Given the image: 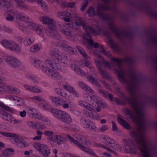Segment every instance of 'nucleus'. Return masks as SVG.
Returning <instances> with one entry per match:
<instances>
[{"mask_svg":"<svg viewBox=\"0 0 157 157\" xmlns=\"http://www.w3.org/2000/svg\"><path fill=\"white\" fill-rule=\"evenodd\" d=\"M111 63L105 60L103 61L104 65L109 68L116 71L118 78L123 84H125L127 90L131 97H124L135 112L136 117L131 110L124 109V113L134 122L137 124L139 128L130 132V135L135 142V146L139 150L144 157H151L154 153L155 147L152 143L147 139L144 135L146 124L143 104L138 99L136 93L138 80L134 71H130L129 74L123 68L122 63L125 62L132 63L133 59L131 57H126L123 59L111 57Z\"/></svg>","mask_w":157,"mask_h":157,"instance_id":"nucleus-1","label":"nucleus"},{"mask_svg":"<svg viewBox=\"0 0 157 157\" xmlns=\"http://www.w3.org/2000/svg\"><path fill=\"white\" fill-rule=\"evenodd\" d=\"M106 10H111L115 13L118 12V9L115 6L112 8L110 6H107L101 3H98L97 8V15L103 19L110 21L108 23L109 29L120 40H122L125 38L129 39L132 36L131 33L123 32L117 28L116 25L112 21V17L103 12V11Z\"/></svg>","mask_w":157,"mask_h":157,"instance_id":"nucleus-2","label":"nucleus"},{"mask_svg":"<svg viewBox=\"0 0 157 157\" xmlns=\"http://www.w3.org/2000/svg\"><path fill=\"white\" fill-rule=\"evenodd\" d=\"M52 113L56 118L66 124H70L72 121V118L70 115L65 112L55 109H52Z\"/></svg>","mask_w":157,"mask_h":157,"instance_id":"nucleus-3","label":"nucleus"},{"mask_svg":"<svg viewBox=\"0 0 157 157\" xmlns=\"http://www.w3.org/2000/svg\"><path fill=\"white\" fill-rule=\"evenodd\" d=\"M67 136L69 140L77 145L78 147L79 144L82 145L81 143L88 146L90 145L89 140L85 136L78 135L74 136V138L69 135H67Z\"/></svg>","mask_w":157,"mask_h":157,"instance_id":"nucleus-4","label":"nucleus"},{"mask_svg":"<svg viewBox=\"0 0 157 157\" xmlns=\"http://www.w3.org/2000/svg\"><path fill=\"white\" fill-rule=\"evenodd\" d=\"M1 44L6 48L16 52H19L21 51V47L15 42L11 40L4 39L0 42Z\"/></svg>","mask_w":157,"mask_h":157,"instance_id":"nucleus-5","label":"nucleus"},{"mask_svg":"<svg viewBox=\"0 0 157 157\" xmlns=\"http://www.w3.org/2000/svg\"><path fill=\"white\" fill-rule=\"evenodd\" d=\"M49 55L57 64L60 63L62 65L65 66L67 65L66 59L56 50H50L49 51Z\"/></svg>","mask_w":157,"mask_h":157,"instance_id":"nucleus-6","label":"nucleus"},{"mask_svg":"<svg viewBox=\"0 0 157 157\" xmlns=\"http://www.w3.org/2000/svg\"><path fill=\"white\" fill-rule=\"evenodd\" d=\"M33 146L45 157H48L50 153V150L46 145L35 143L33 144Z\"/></svg>","mask_w":157,"mask_h":157,"instance_id":"nucleus-7","label":"nucleus"},{"mask_svg":"<svg viewBox=\"0 0 157 157\" xmlns=\"http://www.w3.org/2000/svg\"><path fill=\"white\" fill-rule=\"evenodd\" d=\"M0 9L7 10L13 15H16L17 12L13 9L9 0H0Z\"/></svg>","mask_w":157,"mask_h":157,"instance_id":"nucleus-8","label":"nucleus"},{"mask_svg":"<svg viewBox=\"0 0 157 157\" xmlns=\"http://www.w3.org/2000/svg\"><path fill=\"white\" fill-rule=\"evenodd\" d=\"M5 60L9 65L13 68H16L21 64L20 62L18 59L11 56H6Z\"/></svg>","mask_w":157,"mask_h":157,"instance_id":"nucleus-9","label":"nucleus"},{"mask_svg":"<svg viewBox=\"0 0 157 157\" xmlns=\"http://www.w3.org/2000/svg\"><path fill=\"white\" fill-rule=\"evenodd\" d=\"M5 60L9 65L13 68H16L21 64L20 62L18 59L11 56H6Z\"/></svg>","mask_w":157,"mask_h":157,"instance_id":"nucleus-10","label":"nucleus"},{"mask_svg":"<svg viewBox=\"0 0 157 157\" xmlns=\"http://www.w3.org/2000/svg\"><path fill=\"white\" fill-rule=\"evenodd\" d=\"M5 60L9 65L13 68H16L21 64L20 62L18 59L11 56H6Z\"/></svg>","mask_w":157,"mask_h":157,"instance_id":"nucleus-11","label":"nucleus"},{"mask_svg":"<svg viewBox=\"0 0 157 157\" xmlns=\"http://www.w3.org/2000/svg\"><path fill=\"white\" fill-rule=\"evenodd\" d=\"M42 67L41 68L42 71L47 74L56 68V66H55L54 65H53L52 60L48 59H47L44 62L43 64L42 65Z\"/></svg>","mask_w":157,"mask_h":157,"instance_id":"nucleus-12","label":"nucleus"},{"mask_svg":"<svg viewBox=\"0 0 157 157\" xmlns=\"http://www.w3.org/2000/svg\"><path fill=\"white\" fill-rule=\"evenodd\" d=\"M39 19L43 24L48 25L50 29L55 28V25L53 19L48 17L43 16L40 17Z\"/></svg>","mask_w":157,"mask_h":157,"instance_id":"nucleus-13","label":"nucleus"},{"mask_svg":"<svg viewBox=\"0 0 157 157\" xmlns=\"http://www.w3.org/2000/svg\"><path fill=\"white\" fill-rule=\"evenodd\" d=\"M155 45V46L157 52V45ZM152 59L154 63V65L155 68L157 71V54L152 56ZM147 100L148 103L157 106V100H155L150 97H147Z\"/></svg>","mask_w":157,"mask_h":157,"instance_id":"nucleus-14","label":"nucleus"},{"mask_svg":"<svg viewBox=\"0 0 157 157\" xmlns=\"http://www.w3.org/2000/svg\"><path fill=\"white\" fill-rule=\"evenodd\" d=\"M139 8L144 10L150 16L157 18V13L155 12L153 8L148 4H144L140 6Z\"/></svg>","mask_w":157,"mask_h":157,"instance_id":"nucleus-15","label":"nucleus"},{"mask_svg":"<svg viewBox=\"0 0 157 157\" xmlns=\"http://www.w3.org/2000/svg\"><path fill=\"white\" fill-rule=\"evenodd\" d=\"M0 134L5 137L13 138L14 142L17 144L20 143L22 138L19 137L18 135L17 134L10 132L0 131Z\"/></svg>","mask_w":157,"mask_h":157,"instance_id":"nucleus-16","label":"nucleus"},{"mask_svg":"<svg viewBox=\"0 0 157 157\" xmlns=\"http://www.w3.org/2000/svg\"><path fill=\"white\" fill-rule=\"evenodd\" d=\"M74 17L76 18L75 24L77 26L82 25L86 31L87 30V28L88 26V25L84 19L83 18L79 16L77 13L75 14Z\"/></svg>","mask_w":157,"mask_h":157,"instance_id":"nucleus-17","label":"nucleus"},{"mask_svg":"<svg viewBox=\"0 0 157 157\" xmlns=\"http://www.w3.org/2000/svg\"><path fill=\"white\" fill-rule=\"evenodd\" d=\"M87 29L86 31V35L90 37V33H91L94 35H98L101 32L100 28L97 25H94L92 27H90L88 25Z\"/></svg>","mask_w":157,"mask_h":157,"instance_id":"nucleus-18","label":"nucleus"},{"mask_svg":"<svg viewBox=\"0 0 157 157\" xmlns=\"http://www.w3.org/2000/svg\"><path fill=\"white\" fill-rule=\"evenodd\" d=\"M103 33L105 35H106L108 39L107 43L109 44L111 48L115 50H117L118 49L117 46L113 41L111 37L110 36V33L109 32L104 31Z\"/></svg>","mask_w":157,"mask_h":157,"instance_id":"nucleus-19","label":"nucleus"},{"mask_svg":"<svg viewBox=\"0 0 157 157\" xmlns=\"http://www.w3.org/2000/svg\"><path fill=\"white\" fill-rule=\"evenodd\" d=\"M130 142V140L125 142L124 151L127 153H130L132 154H136L137 153V150L131 146Z\"/></svg>","mask_w":157,"mask_h":157,"instance_id":"nucleus-20","label":"nucleus"},{"mask_svg":"<svg viewBox=\"0 0 157 157\" xmlns=\"http://www.w3.org/2000/svg\"><path fill=\"white\" fill-rule=\"evenodd\" d=\"M98 70L99 72L100 73L102 77L106 79L109 80L110 77V75L106 71L102 68V65L101 63H98L96 64Z\"/></svg>","mask_w":157,"mask_h":157,"instance_id":"nucleus-21","label":"nucleus"},{"mask_svg":"<svg viewBox=\"0 0 157 157\" xmlns=\"http://www.w3.org/2000/svg\"><path fill=\"white\" fill-rule=\"evenodd\" d=\"M56 27L54 29H48L46 32L47 35L50 37H53L56 39H59L61 37L60 35L58 34L55 30Z\"/></svg>","mask_w":157,"mask_h":157,"instance_id":"nucleus-22","label":"nucleus"},{"mask_svg":"<svg viewBox=\"0 0 157 157\" xmlns=\"http://www.w3.org/2000/svg\"><path fill=\"white\" fill-rule=\"evenodd\" d=\"M57 68L51 72H49L47 74L53 80H60L62 78L61 75L56 71Z\"/></svg>","mask_w":157,"mask_h":157,"instance_id":"nucleus-23","label":"nucleus"},{"mask_svg":"<svg viewBox=\"0 0 157 157\" xmlns=\"http://www.w3.org/2000/svg\"><path fill=\"white\" fill-rule=\"evenodd\" d=\"M99 88L98 90V92L101 96L105 98H109L112 101L113 100V96L112 94H109L108 92L102 89L101 87Z\"/></svg>","mask_w":157,"mask_h":157,"instance_id":"nucleus-24","label":"nucleus"},{"mask_svg":"<svg viewBox=\"0 0 157 157\" xmlns=\"http://www.w3.org/2000/svg\"><path fill=\"white\" fill-rule=\"evenodd\" d=\"M6 111L13 112L14 110L0 101V114L1 115L6 112Z\"/></svg>","mask_w":157,"mask_h":157,"instance_id":"nucleus-25","label":"nucleus"},{"mask_svg":"<svg viewBox=\"0 0 157 157\" xmlns=\"http://www.w3.org/2000/svg\"><path fill=\"white\" fill-rule=\"evenodd\" d=\"M103 143L109 147H111L115 143V140L107 136H104L103 138Z\"/></svg>","mask_w":157,"mask_h":157,"instance_id":"nucleus-26","label":"nucleus"},{"mask_svg":"<svg viewBox=\"0 0 157 157\" xmlns=\"http://www.w3.org/2000/svg\"><path fill=\"white\" fill-rule=\"evenodd\" d=\"M78 104L81 106L85 107L90 111L94 110V108L93 107V105L85 101L80 100L78 101Z\"/></svg>","mask_w":157,"mask_h":157,"instance_id":"nucleus-27","label":"nucleus"},{"mask_svg":"<svg viewBox=\"0 0 157 157\" xmlns=\"http://www.w3.org/2000/svg\"><path fill=\"white\" fill-rule=\"evenodd\" d=\"M29 28L36 31L37 33L39 35L41 34L42 33L43 28L41 25H38L35 23H32L30 26Z\"/></svg>","mask_w":157,"mask_h":157,"instance_id":"nucleus-28","label":"nucleus"},{"mask_svg":"<svg viewBox=\"0 0 157 157\" xmlns=\"http://www.w3.org/2000/svg\"><path fill=\"white\" fill-rule=\"evenodd\" d=\"M29 28L36 31L37 33L39 35L41 34L42 33L43 28L41 25H38L35 23H32L30 26Z\"/></svg>","mask_w":157,"mask_h":157,"instance_id":"nucleus-29","label":"nucleus"},{"mask_svg":"<svg viewBox=\"0 0 157 157\" xmlns=\"http://www.w3.org/2000/svg\"><path fill=\"white\" fill-rule=\"evenodd\" d=\"M63 88L71 93L73 94L76 97H79V93L73 87L68 85H63Z\"/></svg>","mask_w":157,"mask_h":157,"instance_id":"nucleus-30","label":"nucleus"},{"mask_svg":"<svg viewBox=\"0 0 157 157\" xmlns=\"http://www.w3.org/2000/svg\"><path fill=\"white\" fill-rule=\"evenodd\" d=\"M71 28L65 25H62L60 28V31L62 34L69 36H71V32L70 31Z\"/></svg>","mask_w":157,"mask_h":157,"instance_id":"nucleus-31","label":"nucleus"},{"mask_svg":"<svg viewBox=\"0 0 157 157\" xmlns=\"http://www.w3.org/2000/svg\"><path fill=\"white\" fill-rule=\"evenodd\" d=\"M49 98L56 105H62L64 101L63 99H60L56 97L50 96Z\"/></svg>","mask_w":157,"mask_h":157,"instance_id":"nucleus-32","label":"nucleus"},{"mask_svg":"<svg viewBox=\"0 0 157 157\" xmlns=\"http://www.w3.org/2000/svg\"><path fill=\"white\" fill-rule=\"evenodd\" d=\"M117 119L119 123L123 126L124 128L128 130H129L130 129V126L128 123L122 118L118 117Z\"/></svg>","mask_w":157,"mask_h":157,"instance_id":"nucleus-33","label":"nucleus"},{"mask_svg":"<svg viewBox=\"0 0 157 157\" xmlns=\"http://www.w3.org/2000/svg\"><path fill=\"white\" fill-rule=\"evenodd\" d=\"M25 88L31 92L35 93H40L42 92L41 90L39 88H36L35 86H32L25 85L24 86Z\"/></svg>","mask_w":157,"mask_h":157,"instance_id":"nucleus-34","label":"nucleus"},{"mask_svg":"<svg viewBox=\"0 0 157 157\" xmlns=\"http://www.w3.org/2000/svg\"><path fill=\"white\" fill-rule=\"evenodd\" d=\"M87 78L90 82L97 87L99 88L101 87L98 81L91 75L87 77Z\"/></svg>","mask_w":157,"mask_h":157,"instance_id":"nucleus-35","label":"nucleus"},{"mask_svg":"<svg viewBox=\"0 0 157 157\" xmlns=\"http://www.w3.org/2000/svg\"><path fill=\"white\" fill-rule=\"evenodd\" d=\"M80 122L82 126L86 128L89 127V125L90 124V121L86 117L81 119L80 120Z\"/></svg>","mask_w":157,"mask_h":157,"instance_id":"nucleus-36","label":"nucleus"},{"mask_svg":"<svg viewBox=\"0 0 157 157\" xmlns=\"http://www.w3.org/2000/svg\"><path fill=\"white\" fill-rule=\"evenodd\" d=\"M2 118L4 120L9 122H12L13 121V117L10 114L6 112H5L1 114Z\"/></svg>","mask_w":157,"mask_h":157,"instance_id":"nucleus-37","label":"nucleus"},{"mask_svg":"<svg viewBox=\"0 0 157 157\" xmlns=\"http://www.w3.org/2000/svg\"><path fill=\"white\" fill-rule=\"evenodd\" d=\"M78 148L81 149L82 150L86 152L91 155L95 156V153L91 150L89 148H86L82 145H78Z\"/></svg>","mask_w":157,"mask_h":157,"instance_id":"nucleus-38","label":"nucleus"},{"mask_svg":"<svg viewBox=\"0 0 157 157\" xmlns=\"http://www.w3.org/2000/svg\"><path fill=\"white\" fill-rule=\"evenodd\" d=\"M28 126L30 127L36 129H38V125L40 124L38 122H34L33 121H28L27 122Z\"/></svg>","mask_w":157,"mask_h":157,"instance_id":"nucleus-39","label":"nucleus"},{"mask_svg":"<svg viewBox=\"0 0 157 157\" xmlns=\"http://www.w3.org/2000/svg\"><path fill=\"white\" fill-rule=\"evenodd\" d=\"M61 46L70 53L73 54L75 52V49L71 47L65 43H63Z\"/></svg>","mask_w":157,"mask_h":157,"instance_id":"nucleus-40","label":"nucleus"},{"mask_svg":"<svg viewBox=\"0 0 157 157\" xmlns=\"http://www.w3.org/2000/svg\"><path fill=\"white\" fill-rule=\"evenodd\" d=\"M31 62L33 63L35 66L37 68L39 67H42V65L43 64L38 59L35 58H33L31 59Z\"/></svg>","mask_w":157,"mask_h":157,"instance_id":"nucleus-41","label":"nucleus"},{"mask_svg":"<svg viewBox=\"0 0 157 157\" xmlns=\"http://www.w3.org/2000/svg\"><path fill=\"white\" fill-rule=\"evenodd\" d=\"M35 40L33 36H30L26 38L24 40V44L25 46H28L33 43Z\"/></svg>","mask_w":157,"mask_h":157,"instance_id":"nucleus-42","label":"nucleus"},{"mask_svg":"<svg viewBox=\"0 0 157 157\" xmlns=\"http://www.w3.org/2000/svg\"><path fill=\"white\" fill-rule=\"evenodd\" d=\"M56 138L57 139L58 143L59 144H63L67 141L66 137L61 135H56Z\"/></svg>","mask_w":157,"mask_h":157,"instance_id":"nucleus-43","label":"nucleus"},{"mask_svg":"<svg viewBox=\"0 0 157 157\" xmlns=\"http://www.w3.org/2000/svg\"><path fill=\"white\" fill-rule=\"evenodd\" d=\"M41 48L40 44H36L33 45L30 48V51L32 52H35L40 51Z\"/></svg>","mask_w":157,"mask_h":157,"instance_id":"nucleus-44","label":"nucleus"},{"mask_svg":"<svg viewBox=\"0 0 157 157\" xmlns=\"http://www.w3.org/2000/svg\"><path fill=\"white\" fill-rule=\"evenodd\" d=\"M87 13L89 17H93L96 15L95 9L92 6H90L88 9Z\"/></svg>","mask_w":157,"mask_h":157,"instance_id":"nucleus-45","label":"nucleus"},{"mask_svg":"<svg viewBox=\"0 0 157 157\" xmlns=\"http://www.w3.org/2000/svg\"><path fill=\"white\" fill-rule=\"evenodd\" d=\"M76 48L84 58L86 59L88 58V56L82 48L79 46H77Z\"/></svg>","mask_w":157,"mask_h":157,"instance_id":"nucleus-46","label":"nucleus"},{"mask_svg":"<svg viewBox=\"0 0 157 157\" xmlns=\"http://www.w3.org/2000/svg\"><path fill=\"white\" fill-rule=\"evenodd\" d=\"M111 147L115 150L119 151H121L122 150V146L117 143L115 140L114 144H113Z\"/></svg>","mask_w":157,"mask_h":157,"instance_id":"nucleus-47","label":"nucleus"},{"mask_svg":"<svg viewBox=\"0 0 157 157\" xmlns=\"http://www.w3.org/2000/svg\"><path fill=\"white\" fill-rule=\"evenodd\" d=\"M56 92L59 95H60L64 97H66L67 96V94L64 92L62 90L56 88L55 90Z\"/></svg>","mask_w":157,"mask_h":157,"instance_id":"nucleus-48","label":"nucleus"},{"mask_svg":"<svg viewBox=\"0 0 157 157\" xmlns=\"http://www.w3.org/2000/svg\"><path fill=\"white\" fill-rule=\"evenodd\" d=\"M91 112L89 113V116L90 117L94 119L98 120L99 119V117L97 113L95 111L93 112Z\"/></svg>","mask_w":157,"mask_h":157,"instance_id":"nucleus-49","label":"nucleus"},{"mask_svg":"<svg viewBox=\"0 0 157 157\" xmlns=\"http://www.w3.org/2000/svg\"><path fill=\"white\" fill-rule=\"evenodd\" d=\"M33 118L42 121H45V119L43 118L41 114L38 113L37 112L34 115H33Z\"/></svg>","mask_w":157,"mask_h":157,"instance_id":"nucleus-50","label":"nucleus"},{"mask_svg":"<svg viewBox=\"0 0 157 157\" xmlns=\"http://www.w3.org/2000/svg\"><path fill=\"white\" fill-rule=\"evenodd\" d=\"M37 3L39 5H40L42 8L44 9H48V6L45 4V2L43 0H36Z\"/></svg>","mask_w":157,"mask_h":157,"instance_id":"nucleus-51","label":"nucleus"},{"mask_svg":"<svg viewBox=\"0 0 157 157\" xmlns=\"http://www.w3.org/2000/svg\"><path fill=\"white\" fill-rule=\"evenodd\" d=\"M74 71L75 72L82 76H84L85 75V72L79 68L75 67L74 69Z\"/></svg>","mask_w":157,"mask_h":157,"instance_id":"nucleus-52","label":"nucleus"},{"mask_svg":"<svg viewBox=\"0 0 157 157\" xmlns=\"http://www.w3.org/2000/svg\"><path fill=\"white\" fill-rule=\"evenodd\" d=\"M65 12H66V17H74L76 14L75 12L71 11L70 10H68L67 11H65Z\"/></svg>","mask_w":157,"mask_h":157,"instance_id":"nucleus-53","label":"nucleus"},{"mask_svg":"<svg viewBox=\"0 0 157 157\" xmlns=\"http://www.w3.org/2000/svg\"><path fill=\"white\" fill-rule=\"evenodd\" d=\"M19 18L20 20L25 21V22L28 21L29 19V18L28 17L23 14L19 15Z\"/></svg>","mask_w":157,"mask_h":157,"instance_id":"nucleus-54","label":"nucleus"},{"mask_svg":"<svg viewBox=\"0 0 157 157\" xmlns=\"http://www.w3.org/2000/svg\"><path fill=\"white\" fill-rule=\"evenodd\" d=\"M15 2H17L18 6L22 9H24L27 8V6L22 3V0H14Z\"/></svg>","mask_w":157,"mask_h":157,"instance_id":"nucleus-55","label":"nucleus"},{"mask_svg":"<svg viewBox=\"0 0 157 157\" xmlns=\"http://www.w3.org/2000/svg\"><path fill=\"white\" fill-rule=\"evenodd\" d=\"M101 48V52L104 55L108 57L110 56L111 54L110 52L104 49L103 48V46L102 45H100Z\"/></svg>","mask_w":157,"mask_h":157,"instance_id":"nucleus-56","label":"nucleus"},{"mask_svg":"<svg viewBox=\"0 0 157 157\" xmlns=\"http://www.w3.org/2000/svg\"><path fill=\"white\" fill-rule=\"evenodd\" d=\"M37 136H36L34 138H33V140H40L41 139V135L43 134V133L42 132L39 131H37Z\"/></svg>","mask_w":157,"mask_h":157,"instance_id":"nucleus-57","label":"nucleus"},{"mask_svg":"<svg viewBox=\"0 0 157 157\" xmlns=\"http://www.w3.org/2000/svg\"><path fill=\"white\" fill-rule=\"evenodd\" d=\"M65 11L59 12L57 13V16L59 17L60 19H63L66 17V14Z\"/></svg>","mask_w":157,"mask_h":157,"instance_id":"nucleus-58","label":"nucleus"},{"mask_svg":"<svg viewBox=\"0 0 157 157\" xmlns=\"http://www.w3.org/2000/svg\"><path fill=\"white\" fill-rule=\"evenodd\" d=\"M88 4L89 2L87 0H85L83 3L82 7L80 8V10L82 12L83 11L86 9Z\"/></svg>","mask_w":157,"mask_h":157,"instance_id":"nucleus-59","label":"nucleus"},{"mask_svg":"<svg viewBox=\"0 0 157 157\" xmlns=\"http://www.w3.org/2000/svg\"><path fill=\"white\" fill-rule=\"evenodd\" d=\"M75 4V2H66L64 3V5L65 6L68 7L72 8L74 6Z\"/></svg>","mask_w":157,"mask_h":157,"instance_id":"nucleus-60","label":"nucleus"},{"mask_svg":"<svg viewBox=\"0 0 157 157\" xmlns=\"http://www.w3.org/2000/svg\"><path fill=\"white\" fill-rule=\"evenodd\" d=\"M94 146L97 147H100L104 148L106 150L108 147L104 145L103 144L100 143H94L93 144Z\"/></svg>","mask_w":157,"mask_h":157,"instance_id":"nucleus-61","label":"nucleus"},{"mask_svg":"<svg viewBox=\"0 0 157 157\" xmlns=\"http://www.w3.org/2000/svg\"><path fill=\"white\" fill-rule=\"evenodd\" d=\"M33 100L38 102H41L44 101V99L41 97L37 96L33 97L32 98Z\"/></svg>","mask_w":157,"mask_h":157,"instance_id":"nucleus-62","label":"nucleus"},{"mask_svg":"<svg viewBox=\"0 0 157 157\" xmlns=\"http://www.w3.org/2000/svg\"><path fill=\"white\" fill-rule=\"evenodd\" d=\"M90 101L96 102L98 100V98L96 95H92L90 96Z\"/></svg>","mask_w":157,"mask_h":157,"instance_id":"nucleus-63","label":"nucleus"},{"mask_svg":"<svg viewBox=\"0 0 157 157\" xmlns=\"http://www.w3.org/2000/svg\"><path fill=\"white\" fill-rule=\"evenodd\" d=\"M114 99L117 104L122 105L125 103L124 101L122 100L120 98H115Z\"/></svg>","mask_w":157,"mask_h":157,"instance_id":"nucleus-64","label":"nucleus"}]
</instances>
